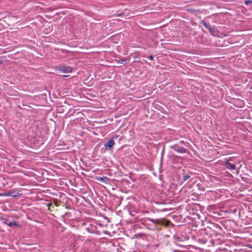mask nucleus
Wrapping results in <instances>:
<instances>
[{"instance_id":"nucleus-19","label":"nucleus","mask_w":252,"mask_h":252,"mask_svg":"<svg viewBox=\"0 0 252 252\" xmlns=\"http://www.w3.org/2000/svg\"><path fill=\"white\" fill-rule=\"evenodd\" d=\"M111 147H112V145L114 144V142L112 139H111Z\"/></svg>"},{"instance_id":"nucleus-13","label":"nucleus","mask_w":252,"mask_h":252,"mask_svg":"<svg viewBox=\"0 0 252 252\" xmlns=\"http://www.w3.org/2000/svg\"><path fill=\"white\" fill-rule=\"evenodd\" d=\"M54 205V206H56V207H58L59 206V202L57 201V200H55L54 201V202L52 203Z\"/></svg>"},{"instance_id":"nucleus-11","label":"nucleus","mask_w":252,"mask_h":252,"mask_svg":"<svg viewBox=\"0 0 252 252\" xmlns=\"http://www.w3.org/2000/svg\"><path fill=\"white\" fill-rule=\"evenodd\" d=\"M99 180L103 182L107 183V182H108L109 181V179H108V178H107L106 177H100V179Z\"/></svg>"},{"instance_id":"nucleus-1","label":"nucleus","mask_w":252,"mask_h":252,"mask_svg":"<svg viewBox=\"0 0 252 252\" xmlns=\"http://www.w3.org/2000/svg\"><path fill=\"white\" fill-rule=\"evenodd\" d=\"M58 70L63 73H69L72 71V67L70 66H60Z\"/></svg>"},{"instance_id":"nucleus-12","label":"nucleus","mask_w":252,"mask_h":252,"mask_svg":"<svg viewBox=\"0 0 252 252\" xmlns=\"http://www.w3.org/2000/svg\"><path fill=\"white\" fill-rule=\"evenodd\" d=\"M105 147L107 149H110V140H109L105 144Z\"/></svg>"},{"instance_id":"nucleus-20","label":"nucleus","mask_w":252,"mask_h":252,"mask_svg":"<svg viewBox=\"0 0 252 252\" xmlns=\"http://www.w3.org/2000/svg\"><path fill=\"white\" fill-rule=\"evenodd\" d=\"M2 63V62L1 60H0V64H1Z\"/></svg>"},{"instance_id":"nucleus-17","label":"nucleus","mask_w":252,"mask_h":252,"mask_svg":"<svg viewBox=\"0 0 252 252\" xmlns=\"http://www.w3.org/2000/svg\"><path fill=\"white\" fill-rule=\"evenodd\" d=\"M149 57V59L150 60H153V59H154V57H153V55H150V56H149V57Z\"/></svg>"},{"instance_id":"nucleus-9","label":"nucleus","mask_w":252,"mask_h":252,"mask_svg":"<svg viewBox=\"0 0 252 252\" xmlns=\"http://www.w3.org/2000/svg\"><path fill=\"white\" fill-rule=\"evenodd\" d=\"M48 209L49 210L52 211L54 210V206L52 203H50L47 204Z\"/></svg>"},{"instance_id":"nucleus-14","label":"nucleus","mask_w":252,"mask_h":252,"mask_svg":"<svg viewBox=\"0 0 252 252\" xmlns=\"http://www.w3.org/2000/svg\"><path fill=\"white\" fill-rule=\"evenodd\" d=\"M175 150L180 153H185L186 152L185 149L182 148L180 150H177L175 149Z\"/></svg>"},{"instance_id":"nucleus-5","label":"nucleus","mask_w":252,"mask_h":252,"mask_svg":"<svg viewBox=\"0 0 252 252\" xmlns=\"http://www.w3.org/2000/svg\"><path fill=\"white\" fill-rule=\"evenodd\" d=\"M148 220L150 221L151 222H152L153 223L155 224H160V223L162 222V219L155 220L153 219L148 218Z\"/></svg>"},{"instance_id":"nucleus-8","label":"nucleus","mask_w":252,"mask_h":252,"mask_svg":"<svg viewBox=\"0 0 252 252\" xmlns=\"http://www.w3.org/2000/svg\"><path fill=\"white\" fill-rule=\"evenodd\" d=\"M5 223L9 226L12 227L13 226H18V224L16 221L5 222Z\"/></svg>"},{"instance_id":"nucleus-4","label":"nucleus","mask_w":252,"mask_h":252,"mask_svg":"<svg viewBox=\"0 0 252 252\" xmlns=\"http://www.w3.org/2000/svg\"><path fill=\"white\" fill-rule=\"evenodd\" d=\"M225 166L226 168L231 169V170H235L236 169V165L235 164H231L228 161L226 162Z\"/></svg>"},{"instance_id":"nucleus-7","label":"nucleus","mask_w":252,"mask_h":252,"mask_svg":"<svg viewBox=\"0 0 252 252\" xmlns=\"http://www.w3.org/2000/svg\"><path fill=\"white\" fill-rule=\"evenodd\" d=\"M162 223H160V224L164 225L165 226H167L169 224L170 221V220H166L165 219H162Z\"/></svg>"},{"instance_id":"nucleus-15","label":"nucleus","mask_w":252,"mask_h":252,"mask_svg":"<svg viewBox=\"0 0 252 252\" xmlns=\"http://www.w3.org/2000/svg\"><path fill=\"white\" fill-rule=\"evenodd\" d=\"M245 3L246 5H248L251 3H252V0H246Z\"/></svg>"},{"instance_id":"nucleus-10","label":"nucleus","mask_w":252,"mask_h":252,"mask_svg":"<svg viewBox=\"0 0 252 252\" xmlns=\"http://www.w3.org/2000/svg\"><path fill=\"white\" fill-rule=\"evenodd\" d=\"M203 26L210 32L211 31L212 28L211 27V26L209 24L205 22L203 23Z\"/></svg>"},{"instance_id":"nucleus-16","label":"nucleus","mask_w":252,"mask_h":252,"mask_svg":"<svg viewBox=\"0 0 252 252\" xmlns=\"http://www.w3.org/2000/svg\"><path fill=\"white\" fill-rule=\"evenodd\" d=\"M189 177H189V175H185V176L184 177V180L185 181H186V180H187L188 179H189Z\"/></svg>"},{"instance_id":"nucleus-2","label":"nucleus","mask_w":252,"mask_h":252,"mask_svg":"<svg viewBox=\"0 0 252 252\" xmlns=\"http://www.w3.org/2000/svg\"><path fill=\"white\" fill-rule=\"evenodd\" d=\"M3 195L6 196H10L12 197H16L21 195V193L20 191L16 192L15 191L10 190L3 193Z\"/></svg>"},{"instance_id":"nucleus-6","label":"nucleus","mask_w":252,"mask_h":252,"mask_svg":"<svg viewBox=\"0 0 252 252\" xmlns=\"http://www.w3.org/2000/svg\"><path fill=\"white\" fill-rule=\"evenodd\" d=\"M114 61L123 64H126L127 63V59H122V60H117L116 59H115L114 60L111 61V62H114Z\"/></svg>"},{"instance_id":"nucleus-18","label":"nucleus","mask_w":252,"mask_h":252,"mask_svg":"<svg viewBox=\"0 0 252 252\" xmlns=\"http://www.w3.org/2000/svg\"><path fill=\"white\" fill-rule=\"evenodd\" d=\"M123 15V13H119V14L117 15V16H120ZM115 17H116V16H117V15H115Z\"/></svg>"},{"instance_id":"nucleus-3","label":"nucleus","mask_w":252,"mask_h":252,"mask_svg":"<svg viewBox=\"0 0 252 252\" xmlns=\"http://www.w3.org/2000/svg\"><path fill=\"white\" fill-rule=\"evenodd\" d=\"M121 38V34H117L111 37V42L114 43H118V41H120Z\"/></svg>"}]
</instances>
